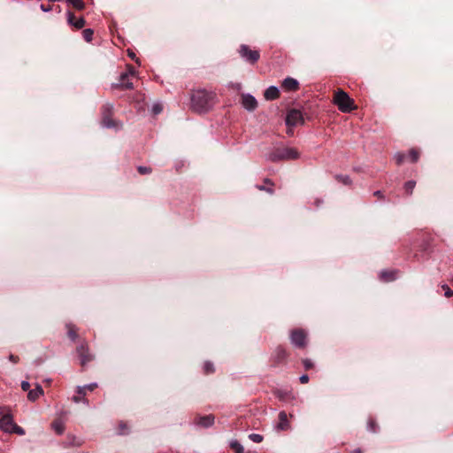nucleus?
I'll list each match as a JSON object with an SVG mask.
<instances>
[{
  "mask_svg": "<svg viewBox=\"0 0 453 453\" xmlns=\"http://www.w3.org/2000/svg\"><path fill=\"white\" fill-rule=\"evenodd\" d=\"M215 94L204 89L195 90L191 95V108L196 112L208 111L215 104Z\"/></svg>",
  "mask_w": 453,
  "mask_h": 453,
  "instance_id": "nucleus-1",
  "label": "nucleus"
},
{
  "mask_svg": "<svg viewBox=\"0 0 453 453\" xmlns=\"http://www.w3.org/2000/svg\"><path fill=\"white\" fill-rule=\"evenodd\" d=\"M333 102L342 112H349L355 109L354 101L342 89L334 93Z\"/></svg>",
  "mask_w": 453,
  "mask_h": 453,
  "instance_id": "nucleus-2",
  "label": "nucleus"
},
{
  "mask_svg": "<svg viewBox=\"0 0 453 453\" xmlns=\"http://www.w3.org/2000/svg\"><path fill=\"white\" fill-rule=\"evenodd\" d=\"M303 123V117L302 112L299 110H290L286 117V125L288 127H294L296 126L301 125Z\"/></svg>",
  "mask_w": 453,
  "mask_h": 453,
  "instance_id": "nucleus-3",
  "label": "nucleus"
},
{
  "mask_svg": "<svg viewBox=\"0 0 453 453\" xmlns=\"http://www.w3.org/2000/svg\"><path fill=\"white\" fill-rule=\"evenodd\" d=\"M300 156V153L298 150L292 147H287L283 148L281 150H279L278 153L273 157V160L276 159H284V160H290V159H296Z\"/></svg>",
  "mask_w": 453,
  "mask_h": 453,
  "instance_id": "nucleus-4",
  "label": "nucleus"
},
{
  "mask_svg": "<svg viewBox=\"0 0 453 453\" xmlns=\"http://www.w3.org/2000/svg\"><path fill=\"white\" fill-rule=\"evenodd\" d=\"M239 53L241 57L252 64L256 63L260 57V54L257 50H250L247 45H241Z\"/></svg>",
  "mask_w": 453,
  "mask_h": 453,
  "instance_id": "nucleus-5",
  "label": "nucleus"
},
{
  "mask_svg": "<svg viewBox=\"0 0 453 453\" xmlns=\"http://www.w3.org/2000/svg\"><path fill=\"white\" fill-rule=\"evenodd\" d=\"M290 341L293 345L303 348L306 345V334L301 329L294 330L291 332Z\"/></svg>",
  "mask_w": 453,
  "mask_h": 453,
  "instance_id": "nucleus-6",
  "label": "nucleus"
},
{
  "mask_svg": "<svg viewBox=\"0 0 453 453\" xmlns=\"http://www.w3.org/2000/svg\"><path fill=\"white\" fill-rule=\"evenodd\" d=\"M15 422L11 411L0 418V429L7 434H12Z\"/></svg>",
  "mask_w": 453,
  "mask_h": 453,
  "instance_id": "nucleus-7",
  "label": "nucleus"
},
{
  "mask_svg": "<svg viewBox=\"0 0 453 453\" xmlns=\"http://www.w3.org/2000/svg\"><path fill=\"white\" fill-rule=\"evenodd\" d=\"M242 104L247 111H251L257 108V102L253 96L245 94L242 96Z\"/></svg>",
  "mask_w": 453,
  "mask_h": 453,
  "instance_id": "nucleus-8",
  "label": "nucleus"
},
{
  "mask_svg": "<svg viewBox=\"0 0 453 453\" xmlns=\"http://www.w3.org/2000/svg\"><path fill=\"white\" fill-rule=\"evenodd\" d=\"M77 353L81 358V365L84 366L88 362H89L92 357L88 354V349L87 345L81 344L77 348Z\"/></svg>",
  "mask_w": 453,
  "mask_h": 453,
  "instance_id": "nucleus-9",
  "label": "nucleus"
},
{
  "mask_svg": "<svg viewBox=\"0 0 453 453\" xmlns=\"http://www.w3.org/2000/svg\"><path fill=\"white\" fill-rule=\"evenodd\" d=\"M67 22L77 29L82 28L86 24L84 18L75 19L74 14L71 12H67Z\"/></svg>",
  "mask_w": 453,
  "mask_h": 453,
  "instance_id": "nucleus-10",
  "label": "nucleus"
},
{
  "mask_svg": "<svg viewBox=\"0 0 453 453\" xmlns=\"http://www.w3.org/2000/svg\"><path fill=\"white\" fill-rule=\"evenodd\" d=\"M281 87L286 91H296L299 88V83L296 79L288 77L282 81Z\"/></svg>",
  "mask_w": 453,
  "mask_h": 453,
  "instance_id": "nucleus-11",
  "label": "nucleus"
},
{
  "mask_svg": "<svg viewBox=\"0 0 453 453\" xmlns=\"http://www.w3.org/2000/svg\"><path fill=\"white\" fill-rule=\"evenodd\" d=\"M290 427L288 417L285 411L279 413V423L276 425V428L280 431L288 430Z\"/></svg>",
  "mask_w": 453,
  "mask_h": 453,
  "instance_id": "nucleus-12",
  "label": "nucleus"
},
{
  "mask_svg": "<svg viewBox=\"0 0 453 453\" xmlns=\"http://www.w3.org/2000/svg\"><path fill=\"white\" fill-rule=\"evenodd\" d=\"M214 416L213 415H207V416H203V417H199L196 421V424L200 426H203V427H209V426H211L213 424H214Z\"/></svg>",
  "mask_w": 453,
  "mask_h": 453,
  "instance_id": "nucleus-13",
  "label": "nucleus"
},
{
  "mask_svg": "<svg viewBox=\"0 0 453 453\" xmlns=\"http://www.w3.org/2000/svg\"><path fill=\"white\" fill-rule=\"evenodd\" d=\"M264 96L266 100H274L280 96V90L276 86H270L265 91Z\"/></svg>",
  "mask_w": 453,
  "mask_h": 453,
  "instance_id": "nucleus-14",
  "label": "nucleus"
},
{
  "mask_svg": "<svg viewBox=\"0 0 453 453\" xmlns=\"http://www.w3.org/2000/svg\"><path fill=\"white\" fill-rule=\"evenodd\" d=\"M134 71L132 67L129 68L127 73H124L120 75V86L124 88H132L133 84L132 82H129L128 81H126L129 75H134Z\"/></svg>",
  "mask_w": 453,
  "mask_h": 453,
  "instance_id": "nucleus-15",
  "label": "nucleus"
},
{
  "mask_svg": "<svg viewBox=\"0 0 453 453\" xmlns=\"http://www.w3.org/2000/svg\"><path fill=\"white\" fill-rule=\"evenodd\" d=\"M42 395H43L42 388L40 385H36L35 388L28 391L27 397L30 401L34 402Z\"/></svg>",
  "mask_w": 453,
  "mask_h": 453,
  "instance_id": "nucleus-16",
  "label": "nucleus"
},
{
  "mask_svg": "<svg viewBox=\"0 0 453 453\" xmlns=\"http://www.w3.org/2000/svg\"><path fill=\"white\" fill-rule=\"evenodd\" d=\"M380 278L384 280L385 281H391L394 280L396 278V272L395 271H383L380 273Z\"/></svg>",
  "mask_w": 453,
  "mask_h": 453,
  "instance_id": "nucleus-17",
  "label": "nucleus"
},
{
  "mask_svg": "<svg viewBox=\"0 0 453 453\" xmlns=\"http://www.w3.org/2000/svg\"><path fill=\"white\" fill-rule=\"evenodd\" d=\"M287 357V353L284 349L279 347L276 349V353H274V358L277 363L283 361Z\"/></svg>",
  "mask_w": 453,
  "mask_h": 453,
  "instance_id": "nucleus-18",
  "label": "nucleus"
},
{
  "mask_svg": "<svg viewBox=\"0 0 453 453\" xmlns=\"http://www.w3.org/2000/svg\"><path fill=\"white\" fill-rule=\"evenodd\" d=\"M97 387V384L96 383H90V384H88L86 386H83V387H78L77 388V393L79 395H85L86 394V389L89 390V391H93Z\"/></svg>",
  "mask_w": 453,
  "mask_h": 453,
  "instance_id": "nucleus-19",
  "label": "nucleus"
},
{
  "mask_svg": "<svg viewBox=\"0 0 453 453\" xmlns=\"http://www.w3.org/2000/svg\"><path fill=\"white\" fill-rule=\"evenodd\" d=\"M52 428L58 434H62L65 430V425L62 421L57 420L52 423Z\"/></svg>",
  "mask_w": 453,
  "mask_h": 453,
  "instance_id": "nucleus-20",
  "label": "nucleus"
},
{
  "mask_svg": "<svg viewBox=\"0 0 453 453\" xmlns=\"http://www.w3.org/2000/svg\"><path fill=\"white\" fill-rule=\"evenodd\" d=\"M102 124L104 127L111 128V127H117L118 126L115 124V122L109 117L104 116L103 118Z\"/></svg>",
  "mask_w": 453,
  "mask_h": 453,
  "instance_id": "nucleus-21",
  "label": "nucleus"
},
{
  "mask_svg": "<svg viewBox=\"0 0 453 453\" xmlns=\"http://www.w3.org/2000/svg\"><path fill=\"white\" fill-rule=\"evenodd\" d=\"M230 447L235 451V453H243L244 449L242 445L237 441H233L230 442Z\"/></svg>",
  "mask_w": 453,
  "mask_h": 453,
  "instance_id": "nucleus-22",
  "label": "nucleus"
},
{
  "mask_svg": "<svg viewBox=\"0 0 453 453\" xmlns=\"http://www.w3.org/2000/svg\"><path fill=\"white\" fill-rule=\"evenodd\" d=\"M93 35H94V31L91 28L84 29L82 32L83 38L88 42L92 41Z\"/></svg>",
  "mask_w": 453,
  "mask_h": 453,
  "instance_id": "nucleus-23",
  "label": "nucleus"
},
{
  "mask_svg": "<svg viewBox=\"0 0 453 453\" xmlns=\"http://www.w3.org/2000/svg\"><path fill=\"white\" fill-rule=\"evenodd\" d=\"M66 1L78 10H82L85 6L82 0H66Z\"/></svg>",
  "mask_w": 453,
  "mask_h": 453,
  "instance_id": "nucleus-24",
  "label": "nucleus"
},
{
  "mask_svg": "<svg viewBox=\"0 0 453 453\" xmlns=\"http://www.w3.org/2000/svg\"><path fill=\"white\" fill-rule=\"evenodd\" d=\"M67 328H68V336L73 340V341H75L76 338H77V333H76V329L72 325H68L67 326Z\"/></svg>",
  "mask_w": 453,
  "mask_h": 453,
  "instance_id": "nucleus-25",
  "label": "nucleus"
},
{
  "mask_svg": "<svg viewBox=\"0 0 453 453\" xmlns=\"http://www.w3.org/2000/svg\"><path fill=\"white\" fill-rule=\"evenodd\" d=\"M416 182L413 180L407 181L404 185V189L408 194H411L414 188H415Z\"/></svg>",
  "mask_w": 453,
  "mask_h": 453,
  "instance_id": "nucleus-26",
  "label": "nucleus"
},
{
  "mask_svg": "<svg viewBox=\"0 0 453 453\" xmlns=\"http://www.w3.org/2000/svg\"><path fill=\"white\" fill-rule=\"evenodd\" d=\"M367 429L370 432L376 433L378 430V426H377L376 422L372 419H370L367 423Z\"/></svg>",
  "mask_w": 453,
  "mask_h": 453,
  "instance_id": "nucleus-27",
  "label": "nucleus"
},
{
  "mask_svg": "<svg viewBox=\"0 0 453 453\" xmlns=\"http://www.w3.org/2000/svg\"><path fill=\"white\" fill-rule=\"evenodd\" d=\"M418 151H416L415 150H410L409 154H408V157L410 158V160L412 162V163H415L418 161Z\"/></svg>",
  "mask_w": 453,
  "mask_h": 453,
  "instance_id": "nucleus-28",
  "label": "nucleus"
},
{
  "mask_svg": "<svg viewBox=\"0 0 453 453\" xmlns=\"http://www.w3.org/2000/svg\"><path fill=\"white\" fill-rule=\"evenodd\" d=\"M250 440L253 442L259 443L263 441V436L259 434H250L249 435Z\"/></svg>",
  "mask_w": 453,
  "mask_h": 453,
  "instance_id": "nucleus-29",
  "label": "nucleus"
},
{
  "mask_svg": "<svg viewBox=\"0 0 453 453\" xmlns=\"http://www.w3.org/2000/svg\"><path fill=\"white\" fill-rule=\"evenodd\" d=\"M336 178L345 185H349L351 183L350 178L348 175H338Z\"/></svg>",
  "mask_w": 453,
  "mask_h": 453,
  "instance_id": "nucleus-30",
  "label": "nucleus"
},
{
  "mask_svg": "<svg viewBox=\"0 0 453 453\" xmlns=\"http://www.w3.org/2000/svg\"><path fill=\"white\" fill-rule=\"evenodd\" d=\"M441 288L444 290V296L446 297L453 296V290H451L447 284H442Z\"/></svg>",
  "mask_w": 453,
  "mask_h": 453,
  "instance_id": "nucleus-31",
  "label": "nucleus"
},
{
  "mask_svg": "<svg viewBox=\"0 0 453 453\" xmlns=\"http://www.w3.org/2000/svg\"><path fill=\"white\" fill-rule=\"evenodd\" d=\"M12 434H19V435H24L25 434V430L21 426H19L15 423L14 426H13V430H12Z\"/></svg>",
  "mask_w": 453,
  "mask_h": 453,
  "instance_id": "nucleus-32",
  "label": "nucleus"
},
{
  "mask_svg": "<svg viewBox=\"0 0 453 453\" xmlns=\"http://www.w3.org/2000/svg\"><path fill=\"white\" fill-rule=\"evenodd\" d=\"M163 110V107L160 104H153L152 106V112L157 115V114H159Z\"/></svg>",
  "mask_w": 453,
  "mask_h": 453,
  "instance_id": "nucleus-33",
  "label": "nucleus"
},
{
  "mask_svg": "<svg viewBox=\"0 0 453 453\" xmlns=\"http://www.w3.org/2000/svg\"><path fill=\"white\" fill-rule=\"evenodd\" d=\"M203 369H204V372L206 373H210V372H212L214 371L213 365L211 363H210V362H206L203 365Z\"/></svg>",
  "mask_w": 453,
  "mask_h": 453,
  "instance_id": "nucleus-34",
  "label": "nucleus"
},
{
  "mask_svg": "<svg viewBox=\"0 0 453 453\" xmlns=\"http://www.w3.org/2000/svg\"><path fill=\"white\" fill-rule=\"evenodd\" d=\"M303 365H304L306 370L311 369V368L313 367V363H312V361L311 359H308V358L303 359Z\"/></svg>",
  "mask_w": 453,
  "mask_h": 453,
  "instance_id": "nucleus-35",
  "label": "nucleus"
},
{
  "mask_svg": "<svg viewBox=\"0 0 453 453\" xmlns=\"http://www.w3.org/2000/svg\"><path fill=\"white\" fill-rule=\"evenodd\" d=\"M138 172L141 174H146V173H150L151 172V170H150V168L146 167V166H139L138 167Z\"/></svg>",
  "mask_w": 453,
  "mask_h": 453,
  "instance_id": "nucleus-36",
  "label": "nucleus"
},
{
  "mask_svg": "<svg viewBox=\"0 0 453 453\" xmlns=\"http://www.w3.org/2000/svg\"><path fill=\"white\" fill-rule=\"evenodd\" d=\"M83 395H75L73 397V401L75 402V403H80V402H83V403H88V401L86 399H84L82 397Z\"/></svg>",
  "mask_w": 453,
  "mask_h": 453,
  "instance_id": "nucleus-37",
  "label": "nucleus"
},
{
  "mask_svg": "<svg viewBox=\"0 0 453 453\" xmlns=\"http://www.w3.org/2000/svg\"><path fill=\"white\" fill-rule=\"evenodd\" d=\"M11 411L9 408L5 406H0V418L4 417V415L9 413Z\"/></svg>",
  "mask_w": 453,
  "mask_h": 453,
  "instance_id": "nucleus-38",
  "label": "nucleus"
},
{
  "mask_svg": "<svg viewBox=\"0 0 453 453\" xmlns=\"http://www.w3.org/2000/svg\"><path fill=\"white\" fill-rule=\"evenodd\" d=\"M21 388L24 390V391H29V388H30V384L28 381H22L21 382Z\"/></svg>",
  "mask_w": 453,
  "mask_h": 453,
  "instance_id": "nucleus-39",
  "label": "nucleus"
},
{
  "mask_svg": "<svg viewBox=\"0 0 453 453\" xmlns=\"http://www.w3.org/2000/svg\"><path fill=\"white\" fill-rule=\"evenodd\" d=\"M300 382L305 384L309 381V376L307 374H303L300 378Z\"/></svg>",
  "mask_w": 453,
  "mask_h": 453,
  "instance_id": "nucleus-40",
  "label": "nucleus"
},
{
  "mask_svg": "<svg viewBox=\"0 0 453 453\" xmlns=\"http://www.w3.org/2000/svg\"><path fill=\"white\" fill-rule=\"evenodd\" d=\"M395 158L397 164H401L403 161L404 156L402 154H396L395 156Z\"/></svg>",
  "mask_w": 453,
  "mask_h": 453,
  "instance_id": "nucleus-41",
  "label": "nucleus"
},
{
  "mask_svg": "<svg viewBox=\"0 0 453 453\" xmlns=\"http://www.w3.org/2000/svg\"><path fill=\"white\" fill-rule=\"evenodd\" d=\"M40 8L44 12H48L52 10L51 6H45L44 4H41Z\"/></svg>",
  "mask_w": 453,
  "mask_h": 453,
  "instance_id": "nucleus-42",
  "label": "nucleus"
},
{
  "mask_svg": "<svg viewBox=\"0 0 453 453\" xmlns=\"http://www.w3.org/2000/svg\"><path fill=\"white\" fill-rule=\"evenodd\" d=\"M257 188L258 189H260V190H266L267 192H269V193H271V194L273 192V190L272 188H267V189H266V188H265V187H263V186H257Z\"/></svg>",
  "mask_w": 453,
  "mask_h": 453,
  "instance_id": "nucleus-43",
  "label": "nucleus"
},
{
  "mask_svg": "<svg viewBox=\"0 0 453 453\" xmlns=\"http://www.w3.org/2000/svg\"><path fill=\"white\" fill-rule=\"evenodd\" d=\"M373 195L378 196L379 198H382L383 197L381 191H375L373 193Z\"/></svg>",
  "mask_w": 453,
  "mask_h": 453,
  "instance_id": "nucleus-44",
  "label": "nucleus"
},
{
  "mask_svg": "<svg viewBox=\"0 0 453 453\" xmlns=\"http://www.w3.org/2000/svg\"><path fill=\"white\" fill-rule=\"evenodd\" d=\"M128 56L132 58V59H135V54L134 52H128Z\"/></svg>",
  "mask_w": 453,
  "mask_h": 453,
  "instance_id": "nucleus-45",
  "label": "nucleus"
},
{
  "mask_svg": "<svg viewBox=\"0 0 453 453\" xmlns=\"http://www.w3.org/2000/svg\"><path fill=\"white\" fill-rule=\"evenodd\" d=\"M351 453H362V451H361V449H354Z\"/></svg>",
  "mask_w": 453,
  "mask_h": 453,
  "instance_id": "nucleus-46",
  "label": "nucleus"
},
{
  "mask_svg": "<svg viewBox=\"0 0 453 453\" xmlns=\"http://www.w3.org/2000/svg\"><path fill=\"white\" fill-rule=\"evenodd\" d=\"M288 134H290V135H292V134H293V131L289 128V129L288 130Z\"/></svg>",
  "mask_w": 453,
  "mask_h": 453,
  "instance_id": "nucleus-47",
  "label": "nucleus"
},
{
  "mask_svg": "<svg viewBox=\"0 0 453 453\" xmlns=\"http://www.w3.org/2000/svg\"><path fill=\"white\" fill-rule=\"evenodd\" d=\"M265 182H266V183H269V184H272L271 180H268V179H266V180H265Z\"/></svg>",
  "mask_w": 453,
  "mask_h": 453,
  "instance_id": "nucleus-48",
  "label": "nucleus"
}]
</instances>
